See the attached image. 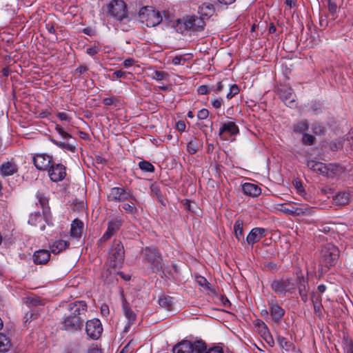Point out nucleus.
<instances>
[{
	"label": "nucleus",
	"mask_w": 353,
	"mask_h": 353,
	"mask_svg": "<svg viewBox=\"0 0 353 353\" xmlns=\"http://www.w3.org/2000/svg\"><path fill=\"white\" fill-rule=\"evenodd\" d=\"M315 137L313 135L304 133L301 139V143L304 145H311L314 143Z\"/></svg>",
	"instance_id": "nucleus-43"
},
{
	"label": "nucleus",
	"mask_w": 353,
	"mask_h": 353,
	"mask_svg": "<svg viewBox=\"0 0 353 353\" xmlns=\"http://www.w3.org/2000/svg\"><path fill=\"white\" fill-rule=\"evenodd\" d=\"M272 290L281 296L295 292V285L290 279H277L271 283Z\"/></svg>",
	"instance_id": "nucleus-8"
},
{
	"label": "nucleus",
	"mask_w": 353,
	"mask_h": 353,
	"mask_svg": "<svg viewBox=\"0 0 353 353\" xmlns=\"http://www.w3.org/2000/svg\"><path fill=\"white\" fill-rule=\"evenodd\" d=\"M83 228V222L78 219H74L71 224V236L75 238H79L82 234Z\"/></svg>",
	"instance_id": "nucleus-25"
},
{
	"label": "nucleus",
	"mask_w": 353,
	"mask_h": 353,
	"mask_svg": "<svg viewBox=\"0 0 353 353\" xmlns=\"http://www.w3.org/2000/svg\"><path fill=\"white\" fill-rule=\"evenodd\" d=\"M37 197L38 199V201H39L41 208H43V214L46 215V214L48 213V208L46 207V205L48 204L47 198L44 196L43 194H42L39 192H37Z\"/></svg>",
	"instance_id": "nucleus-40"
},
{
	"label": "nucleus",
	"mask_w": 353,
	"mask_h": 353,
	"mask_svg": "<svg viewBox=\"0 0 353 353\" xmlns=\"http://www.w3.org/2000/svg\"><path fill=\"white\" fill-rule=\"evenodd\" d=\"M17 171V165L11 161L3 163L0 166V173L2 176H4L12 175Z\"/></svg>",
	"instance_id": "nucleus-23"
},
{
	"label": "nucleus",
	"mask_w": 353,
	"mask_h": 353,
	"mask_svg": "<svg viewBox=\"0 0 353 353\" xmlns=\"http://www.w3.org/2000/svg\"><path fill=\"white\" fill-rule=\"evenodd\" d=\"M69 245L67 241L57 240L50 245V250L54 254H58L68 248Z\"/></svg>",
	"instance_id": "nucleus-27"
},
{
	"label": "nucleus",
	"mask_w": 353,
	"mask_h": 353,
	"mask_svg": "<svg viewBox=\"0 0 353 353\" xmlns=\"http://www.w3.org/2000/svg\"><path fill=\"white\" fill-rule=\"evenodd\" d=\"M55 130L63 139L68 141L70 138H72V136L65 132L61 125H56Z\"/></svg>",
	"instance_id": "nucleus-46"
},
{
	"label": "nucleus",
	"mask_w": 353,
	"mask_h": 353,
	"mask_svg": "<svg viewBox=\"0 0 353 353\" xmlns=\"http://www.w3.org/2000/svg\"><path fill=\"white\" fill-rule=\"evenodd\" d=\"M259 326L261 327V330H260V332L261 334V336L263 337V339L265 341V342L270 347H274V341L273 336L270 334L266 324L263 321H261L259 323Z\"/></svg>",
	"instance_id": "nucleus-24"
},
{
	"label": "nucleus",
	"mask_w": 353,
	"mask_h": 353,
	"mask_svg": "<svg viewBox=\"0 0 353 353\" xmlns=\"http://www.w3.org/2000/svg\"><path fill=\"white\" fill-rule=\"evenodd\" d=\"M308 128H309V123H308L307 120H302L301 121L296 123L293 125V130L294 132L303 133V134L304 133H305V132L308 130Z\"/></svg>",
	"instance_id": "nucleus-34"
},
{
	"label": "nucleus",
	"mask_w": 353,
	"mask_h": 353,
	"mask_svg": "<svg viewBox=\"0 0 353 353\" xmlns=\"http://www.w3.org/2000/svg\"><path fill=\"white\" fill-rule=\"evenodd\" d=\"M321 296L320 295H316L314 294H312V301L314 306V310L315 314L321 317L322 316V303H321Z\"/></svg>",
	"instance_id": "nucleus-28"
},
{
	"label": "nucleus",
	"mask_w": 353,
	"mask_h": 353,
	"mask_svg": "<svg viewBox=\"0 0 353 353\" xmlns=\"http://www.w3.org/2000/svg\"><path fill=\"white\" fill-rule=\"evenodd\" d=\"M107 13L119 21L128 19L127 6L123 0H112L106 5Z\"/></svg>",
	"instance_id": "nucleus-4"
},
{
	"label": "nucleus",
	"mask_w": 353,
	"mask_h": 353,
	"mask_svg": "<svg viewBox=\"0 0 353 353\" xmlns=\"http://www.w3.org/2000/svg\"><path fill=\"white\" fill-rule=\"evenodd\" d=\"M278 94L282 101L288 107H295L296 94L291 88L286 85H281L277 89Z\"/></svg>",
	"instance_id": "nucleus-12"
},
{
	"label": "nucleus",
	"mask_w": 353,
	"mask_h": 353,
	"mask_svg": "<svg viewBox=\"0 0 353 353\" xmlns=\"http://www.w3.org/2000/svg\"><path fill=\"white\" fill-rule=\"evenodd\" d=\"M243 192L248 196L255 197L259 196L261 192V188L256 184L245 183L242 185Z\"/></svg>",
	"instance_id": "nucleus-22"
},
{
	"label": "nucleus",
	"mask_w": 353,
	"mask_h": 353,
	"mask_svg": "<svg viewBox=\"0 0 353 353\" xmlns=\"http://www.w3.org/2000/svg\"><path fill=\"white\" fill-rule=\"evenodd\" d=\"M135 63V61L133 59L128 58L123 61V65L125 68H129L132 65H133Z\"/></svg>",
	"instance_id": "nucleus-64"
},
{
	"label": "nucleus",
	"mask_w": 353,
	"mask_h": 353,
	"mask_svg": "<svg viewBox=\"0 0 353 353\" xmlns=\"http://www.w3.org/2000/svg\"><path fill=\"white\" fill-rule=\"evenodd\" d=\"M148 77L152 79L159 81L163 80H168L170 76L168 72L164 71L151 70L148 74Z\"/></svg>",
	"instance_id": "nucleus-32"
},
{
	"label": "nucleus",
	"mask_w": 353,
	"mask_h": 353,
	"mask_svg": "<svg viewBox=\"0 0 353 353\" xmlns=\"http://www.w3.org/2000/svg\"><path fill=\"white\" fill-rule=\"evenodd\" d=\"M307 165L316 173L326 176L328 178H333L339 172V167L336 164L326 165L322 162L310 160L307 161Z\"/></svg>",
	"instance_id": "nucleus-5"
},
{
	"label": "nucleus",
	"mask_w": 353,
	"mask_h": 353,
	"mask_svg": "<svg viewBox=\"0 0 353 353\" xmlns=\"http://www.w3.org/2000/svg\"><path fill=\"white\" fill-rule=\"evenodd\" d=\"M266 235V230L262 228H253L246 237L248 245H253Z\"/></svg>",
	"instance_id": "nucleus-19"
},
{
	"label": "nucleus",
	"mask_w": 353,
	"mask_h": 353,
	"mask_svg": "<svg viewBox=\"0 0 353 353\" xmlns=\"http://www.w3.org/2000/svg\"><path fill=\"white\" fill-rule=\"evenodd\" d=\"M206 18L203 16L196 17L193 16V22L194 25L195 31H202L205 26V19Z\"/></svg>",
	"instance_id": "nucleus-36"
},
{
	"label": "nucleus",
	"mask_w": 353,
	"mask_h": 353,
	"mask_svg": "<svg viewBox=\"0 0 353 353\" xmlns=\"http://www.w3.org/2000/svg\"><path fill=\"white\" fill-rule=\"evenodd\" d=\"M122 309L123 314L128 320L123 331L128 332L131 325L135 323L137 314L131 310L128 303L125 299H123Z\"/></svg>",
	"instance_id": "nucleus-17"
},
{
	"label": "nucleus",
	"mask_w": 353,
	"mask_h": 353,
	"mask_svg": "<svg viewBox=\"0 0 353 353\" xmlns=\"http://www.w3.org/2000/svg\"><path fill=\"white\" fill-rule=\"evenodd\" d=\"M197 91L199 94H207L210 92V89L207 85H202L198 88Z\"/></svg>",
	"instance_id": "nucleus-62"
},
{
	"label": "nucleus",
	"mask_w": 353,
	"mask_h": 353,
	"mask_svg": "<svg viewBox=\"0 0 353 353\" xmlns=\"http://www.w3.org/2000/svg\"><path fill=\"white\" fill-rule=\"evenodd\" d=\"M268 306L269 313L272 316L273 321L276 323L281 322L285 315V310L279 305L276 301L273 300L268 301Z\"/></svg>",
	"instance_id": "nucleus-16"
},
{
	"label": "nucleus",
	"mask_w": 353,
	"mask_h": 353,
	"mask_svg": "<svg viewBox=\"0 0 353 353\" xmlns=\"http://www.w3.org/2000/svg\"><path fill=\"white\" fill-rule=\"evenodd\" d=\"M125 258V250L122 243L119 240H114L109 250L108 261L113 268L121 266Z\"/></svg>",
	"instance_id": "nucleus-6"
},
{
	"label": "nucleus",
	"mask_w": 353,
	"mask_h": 353,
	"mask_svg": "<svg viewBox=\"0 0 353 353\" xmlns=\"http://www.w3.org/2000/svg\"><path fill=\"white\" fill-rule=\"evenodd\" d=\"M208 115L209 111L205 108H203L198 112L197 117L200 120H203L205 119Z\"/></svg>",
	"instance_id": "nucleus-56"
},
{
	"label": "nucleus",
	"mask_w": 353,
	"mask_h": 353,
	"mask_svg": "<svg viewBox=\"0 0 353 353\" xmlns=\"http://www.w3.org/2000/svg\"><path fill=\"white\" fill-rule=\"evenodd\" d=\"M139 168L144 172H154L155 170L154 166L149 161L143 160L139 163Z\"/></svg>",
	"instance_id": "nucleus-41"
},
{
	"label": "nucleus",
	"mask_w": 353,
	"mask_h": 353,
	"mask_svg": "<svg viewBox=\"0 0 353 353\" xmlns=\"http://www.w3.org/2000/svg\"><path fill=\"white\" fill-rule=\"evenodd\" d=\"M183 26L184 29L186 30L195 31L193 22V16L187 17L183 21Z\"/></svg>",
	"instance_id": "nucleus-44"
},
{
	"label": "nucleus",
	"mask_w": 353,
	"mask_h": 353,
	"mask_svg": "<svg viewBox=\"0 0 353 353\" xmlns=\"http://www.w3.org/2000/svg\"><path fill=\"white\" fill-rule=\"evenodd\" d=\"M199 9L201 15L205 17L206 19L210 17L214 12V6L212 4H203Z\"/></svg>",
	"instance_id": "nucleus-38"
},
{
	"label": "nucleus",
	"mask_w": 353,
	"mask_h": 353,
	"mask_svg": "<svg viewBox=\"0 0 353 353\" xmlns=\"http://www.w3.org/2000/svg\"><path fill=\"white\" fill-rule=\"evenodd\" d=\"M294 185L296 190V192L301 196H304L305 190L303 188L302 183L300 181H296L294 183Z\"/></svg>",
	"instance_id": "nucleus-52"
},
{
	"label": "nucleus",
	"mask_w": 353,
	"mask_h": 353,
	"mask_svg": "<svg viewBox=\"0 0 353 353\" xmlns=\"http://www.w3.org/2000/svg\"><path fill=\"white\" fill-rule=\"evenodd\" d=\"M143 253L144 260L150 264V268L154 273L159 274L161 278L168 277V274H170V272L159 250L146 247Z\"/></svg>",
	"instance_id": "nucleus-1"
},
{
	"label": "nucleus",
	"mask_w": 353,
	"mask_h": 353,
	"mask_svg": "<svg viewBox=\"0 0 353 353\" xmlns=\"http://www.w3.org/2000/svg\"><path fill=\"white\" fill-rule=\"evenodd\" d=\"M69 310L72 316H81V314L85 313L87 310V305L84 301H75L69 305Z\"/></svg>",
	"instance_id": "nucleus-20"
},
{
	"label": "nucleus",
	"mask_w": 353,
	"mask_h": 353,
	"mask_svg": "<svg viewBox=\"0 0 353 353\" xmlns=\"http://www.w3.org/2000/svg\"><path fill=\"white\" fill-rule=\"evenodd\" d=\"M33 163L39 170H46L52 165V157L46 154H36L33 157Z\"/></svg>",
	"instance_id": "nucleus-18"
},
{
	"label": "nucleus",
	"mask_w": 353,
	"mask_h": 353,
	"mask_svg": "<svg viewBox=\"0 0 353 353\" xmlns=\"http://www.w3.org/2000/svg\"><path fill=\"white\" fill-rule=\"evenodd\" d=\"M312 213V208L307 204H302L299 207L294 206L292 215L301 216L305 214H311Z\"/></svg>",
	"instance_id": "nucleus-29"
},
{
	"label": "nucleus",
	"mask_w": 353,
	"mask_h": 353,
	"mask_svg": "<svg viewBox=\"0 0 353 353\" xmlns=\"http://www.w3.org/2000/svg\"><path fill=\"white\" fill-rule=\"evenodd\" d=\"M108 199L109 201L114 202H121L126 200L137 201V198L129 190L119 187H114L110 189Z\"/></svg>",
	"instance_id": "nucleus-9"
},
{
	"label": "nucleus",
	"mask_w": 353,
	"mask_h": 353,
	"mask_svg": "<svg viewBox=\"0 0 353 353\" xmlns=\"http://www.w3.org/2000/svg\"><path fill=\"white\" fill-rule=\"evenodd\" d=\"M277 342L281 348H289L291 345L290 341L286 338L282 336H278L276 338Z\"/></svg>",
	"instance_id": "nucleus-45"
},
{
	"label": "nucleus",
	"mask_w": 353,
	"mask_h": 353,
	"mask_svg": "<svg viewBox=\"0 0 353 353\" xmlns=\"http://www.w3.org/2000/svg\"><path fill=\"white\" fill-rule=\"evenodd\" d=\"M48 173L51 181L59 182L63 181L66 176V168L61 163H52L48 170Z\"/></svg>",
	"instance_id": "nucleus-13"
},
{
	"label": "nucleus",
	"mask_w": 353,
	"mask_h": 353,
	"mask_svg": "<svg viewBox=\"0 0 353 353\" xmlns=\"http://www.w3.org/2000/svg\"><path fill=\"white\" fill-rule=\"evenodd\" d=\"M50 253L46 250H39L33 254V261L35 264L43 265L50 260Z\"/></svg>",
	"instance_id": "nucleus-21"
},
{
	"label": "nucleus",
	"mask_w": 353,
	"mask_h": 353,
	"mask_svg": "<svg viewBox=\"0 0 353 353\" xmlns=\"http://www.w3.org/2000/svg\"><path fill=\"white\" fill-rule=\"evenodd\" d=\"M243 222L241 219H237L234 225V232L236 239L239 241L243 235Z\"/></svg>",
	"instance_id": "nucleus-35"
},
{
	"label": "nucleus",
	"mask_w": 353,
	"mask_h": 353,
	"mask_svg": "<svg viewBox=\"0 0 353 353\" xmlns=\"http://www.w3.org/2000/svg\"><path fill=\"white\" fill-rule=\"evenodd\" d=\"M159 304L161 307L170 311L172 310L174 301L173 298L169 296H163L159 298Z\"/></svg>",
	"instance_id": "nucleus-30"
},
{
	"label": "nucleus",
	"mask_w": 353,
	"mask_h": 353,
	"mask_svg": "<svg viewBox=\"0 0 353 353\" xmlns=\"http://www.w3.org/2000/svg\"><path fill=\"white\" fill-rule=\"evenodd\" d=\"M286 204L281 205V210L288 214L292 215L294 205L289 204L288 207H285Z\"/></svg>",
	"instance_id": "nucleus-57"
},
{
	"label": "nucleus",
	"mask_w": 353,
	"mask_h": 353,
	"mask_svg": "<svg viewBox=\"0 0 353 353\" xmlns=\"http://www.w3.org/2000/svg\"><path fill=\"white\" fill-rule=\"evenodd\" d=\"M83 322L81 316H68L64 319L63 325L65 330L75 332L82 328Z\"/></svg>",
	"instance_id": "nucleus-15"
},
{
	"label": "nucleus",
	"mask_w": 353,
	"mask_h": 353,
	"mask_svg": "<svg viewBox=\"0 0 353 353\" xmlns=\"http://www.w3.org/2000/svg\"><path fill=\"white\" fill-rule=\"evenodd\" d=\"M187 150L191 154H195L198 151V145L195 141H190L187 145Z\"/></svg>",
	"instance_id": "nucleus-49"
},
{
	"label": "nucleus",
	"mask_w": 353,
	"mask_h": 353,
	"mask_svg": "<svg viewBox=\"0 0 353 353\" xmlns=\"http://www.w3.org/2000/svg\"><path fill=\"white\" fill-rule=\"evenodd\" d=\"M50 141L54 145H56L59 148H60L61 149H63V150H68V151H70V152H74V150L76 149L75 147L73 145L69 143L68 141L67 142L59 141L53 139H51Z\"/></svg>",
	"instance_id": "nucleus-37"
},
{
	"label": "nucleus",
	"mask_w": 353,
	"mask_h": 353,
	"mask_svg": "<svg viewBox=\"0 0 353 353\" xmlns=\"http://www.w3.org/2000/svg\"><path fill=\"white\" fill-rule=\"evenodd\" d=\"M10 339L4 334L0 333V352H8L11 347Z\"/></svg>",
	"instance_id": "nucleus-33"
},
{
	"label": "nucleus",
	"mask_w": 353,
	"mask_h": 353,
	"mask_svg": "<svg viewBox=\"0 0 353 353\" xmlns=\"http://www.w3.org/2000/svg\"><path fill=\"white\" fill-rule=\"evenodd\" d=\"M327 4L330 12L332 14H335L337 10L336 4L334 1H332L330 0L328 1Z\"/></svg>",
	"instance_id": "nucleus-61"
},
{
	"label": "nucleus",
	"mask_w": 353,
	"mask_h": 353,
	"mask_svg": "<svg viewBox=\"0 0 353 353\" xmlns=\"http://www.w3.org/2000/svg\"><path fill=\"white\" fill-rule=\"evenodd\" d=\"M140 21L148 27H154L159 25L162 21L160 12L152 6L142 7L139 12Z\"/></svg>",
	"instance_id": "nucleus-3"
},
{
	"label": "nucleus",
	"mask_w": 353,
	"mask_h": 353,
	"mask_svg": "<svg viewBox=\"0 0 353 353\" xmlns=\"http://www.w3.org/2000/svg\"><path fill=\"white\" fill-rule=\"evenodd\" d=\"M130 202L128 203H124L123 205V210L126 213L130 214H135L137 212V208L136 207L137 201H134L132 200H129Z\"/></svg>",
	"instance_id": "nucleus-39"
},
{
	"label": "nucleus",
	"mask_w": 353,
	"mask_h": 353,
	"mask_svg": "<svg viewBox=\"0 0 353 353\" xmlns=\"http://www.w3.org/2000/svg\"><path fill=\"white\" fill-rule=\"evenodd\" d=\"M204 348V341L198 340L192 343L188 340H183L173 347V353H201Z\"/></svg>",
	"instance_id": "nucleus-7"
},
{
	"label": "nucleus",
	"mask_w": 353,
	"mask_h": 353,
	"mask_svg": "<svg viewBox=\"0 0 353 353\" xmlns=\"http://www.w3.org/2000/svg\"><path fill=\"white\" fill-rule=\"evenodd\" d=\"M296 283L297 286L299 289V292H307L306 289V285H307V280L304 278L303 276H298L296 278Z\"/></svg>",
	"instance_id": "nucleus-42"
},
{
	"label": "nucleus",
	"mask_w": 353,
	"mask_h": 353,
	"mask_svg": "<svg viewBox=\"0 0 353 353\" xmlns=\"http://www.w3.org/2000/svg\"><path fill=\"white\" fill-rule=\"evenodd\" d=\"M324 128L319 123L312 125V131L316 134H321L324 133Z\"/></svg>",
	"instance_id": "nucleus-53"
},
{
	"label": "nucleus",
	"mask_w": 353,
	"mask_h": 353,
	"mask_svg": "<svg viewBox=\"0 0 353 353\" xmlns=\"http://www.w3.org/2000/svg\"><path fill=\"white\" fill-rule=\"evenodd\" d=\"M101 313L104 316H107L108 315H109L110 310H109V307L108 305L103 304L101 306Z\"/></svg>",
	"instance_id": "nucleus-63"
},
{
	"label": "nucleus",
	"mask_w": 353,
	"mask_h": 353,
	"mask_svg": "<svg viewBox=\"0 0 353 353\" xmlns=\"http://www.w3.org/2000/svg\"><path fill=\"white\" fill-rule=\"evenodd\" d=\"M240 89L236 84H233L230 88V91L227 94V98L228 99H232L233 97L236 96L239 93Z\"/></svg>",
	"instance_id": "nucleus-48"
},
{
	"label": "nucleus",
	"mask_w": 353,
	"mask_h": 353,
	"mask_svg": "<svg viewBox=\"0 0 353 353\" xmlns=\"http://www.w3.org/2000/svg\"><path fill=\"white\" fill-rule=\"evenodd\" d=\"M134 342L132 341H130L122 349V350L119 353H130L133 351L132 345Z\"/></svg>",
	"instance_id": "nucleus-58"
},
{
	"label": "nucleus",
	"mask_w": 353,
	"mask_h": 353,
	"mask_svg": "<svg viewBox=\"0 0 353 353\" xmlns=\"http://www.w3.org/2000/svg\"><path fill=\"white\" fill-rule=\"evenodd\" d=\"M350 200V195L345 192H339L334 196V201L335 204L339 205H343L347 204Z\"/></svg>",
	"instance_id": "nucleus-31"
},
{
	"label": "nucleus",
	"mask_w": 353,
	"mask_h": 353,
	"mask_svg": "<svg viewBox=\"0 0 353 353\" xmlns=\"http://www.w3.org/2000/svg\"><path fill=\"white\" fill-rule=\"evenodd\" d=\"M117 101V99L116 97H106L103 99V103L105 105H111L114 104Z\"/></svg>",
	"instance_id": "nucleus-55"
},
{
	"label": "nucleus",
	"mask_w": 353,
	"mask_h": 353,
	"mask_svg": "<svg viewBox=\"0 0 353 353\" xmlns=\"http://www.w3.org/2000/svg\"><path fill=\"white\" fill-rule=\"evenodd\" d=\"M197 283H199V285L205 288V289L211 290L210 284L205 277L201 276H199L197 278Z\"/></svg>",
	"instance_id": "nucleus-50"
},
{
	"label": "nucleus",
	"mask_w": 353,
	"mask_h": 353,
	"mask_svg": "<svg viewBox=\"0 0 353 353\" xmlns=\"http://www.w3.org/2000/svg\"><path fill=\"white\" fill-rule=\"evenodd\" d=\"M122 223V221L118 219H112L108 221L107 230L98 241L97 244L99 247H102L105 242L116 234L121 228Z\"/></svg>",
	"instance_id": "nucleus-10"
},
{
	"label": "nucleus",
	"mask_w": 353,
	"mask_h": 353,
	"mask_svg": "<svg viewBox=\"0 0 353 353\" xmlns=\"http://www.w3.org/2000/svg\"><path fill=\"white\" fill-rule=\"evenodd\" d=\"M185 56V54L175 56L172 59V63L175 65H183L187 60Z\"/></svg>",
	"instance_id": "nucleus-47"
},
{
	"label": "nucleus",
	"mask_w": 353,
	"mask_h": 353,
	"mask_svg": "<svg viewBox=\"0 0 353 353\" xmlns=\"http://www.w3.org/2000/svg\"><path fill=\"white\" fill-rule=\"evenodd\" d=\"M120 78H125V72L122 70H117L112 74V79H117Z\"/></svg>",
	"instance_id": "nucleus-59"
},
{
	"label": "nucleus",
	"mask_w": 353,
	"mask_h": 353,
	"mask_svg": "<svg viewBox=\"0 0 353 353\" xmlns=\"http://www.w3.org/2000/svg\"><path fill=\"white\" fill-rule=\"evenodd\" d=\"M239 133V127L232 121H228L222 124L219 135L222 140L228 141L231 136Z\"/></svg>",
	"instance_id": "nucleus-14"
},
{
	"label": "nucleus",
	"mask_w": 353,
	"mask_h": 353,
	"mask_svg": "<svg viewBox=\"0 0 353 353\" xmlns=\"http://www.w3.org/2000/svg\"><path fill=\"white\" fill-rule=\"evenodd\" d=\"M321 262L327 268L334 266L339 258V250L332 243H326L321 248Z\"/></svg>",
	"instance_id": "nucleus-2"
},
{
	"label": "nucleus",
	"mask_w": 353,
	"mask_h": 353,
	"mask_svg": "<svg viewBox=\"0 0 353 353\" xmlns=\"http://www.w3.org/2000/svg\"><path fill=\"white\" fill-rule=\"evenodd\" d=\"M23 301L29 307L44 305L46 302L45 300L37 296H28L23 299Z\"/></svg>",
	"instance_id": "nucleus-26"
},
{
	"label": "nucleus",
	"mask_w": 353,
	"mask_h": 353,
	"mask_svg": "<svg viewBox=\"0 0 353 353\" xmlns=\"http://www.w3.org/2000/svg\"><path fill=\"white\" fill-rule=\"evenodd\" d=\"M100 51V48L96 46L89 47L86 49V53L90 56H94Z\"/></svg>",
	"instance_id": "nucleus-54"
},
{
	"label": "nucleus",
	"mask_w": 353,
	"mask_h": 353,
	"mask_svg": "<svg viewBox=\"0 0 353 353\" xmlns=\"http://www.w3.org/2000/svg\"><path fill=\"white\" fill-rule=\"evenodd\" d=\"M85 332L93 340H97L103 332V326L99 319H92L86 322Z\"/></svg>",
	"instance_id": "nucleus-11"
},
{
	"label": "nucleus",
	"mask_w": 353,
	"mask_h": 353,
	"mask_svg": "<svg viewBox=\"0 0 353 353\" xmlns=\"http://www.w3.org/2000/svg\"><path fill=\"white\" fill-rule=\"evenodd\" d=\"M330 147L332 151H336L342 148V143L340 141H334L330 143Z\"/></svg>",
	"instance_id": "nucleus-60"
},
{
	"label": "nucleus",
	"mask_w": 353,
	"mask_h": 353,
	"mask_svg": "<svg viewBox=\"0 0 353 353\" xmlns=\"http://www.w3.org/2000/svg\"><path fill=\"white\" fill-rule=\"evenodd\" d=\"M211 104L214 109L218 110L223 104V100L221 97L214 98L211 100Z\"/></svg>",
	"instance_id": "nucleus-51"
}]
</instances>
